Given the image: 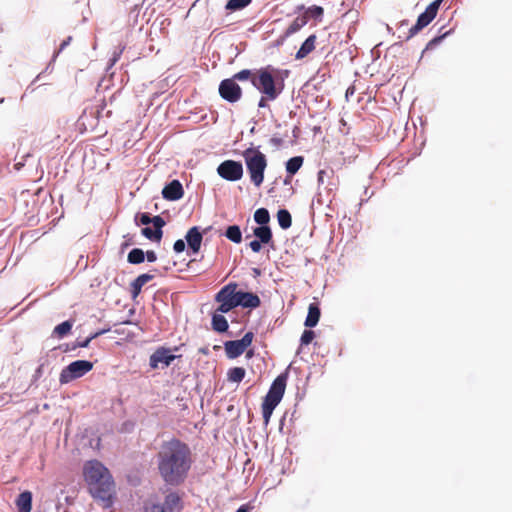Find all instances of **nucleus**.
Listing matches in <instances>:
<instances>
[{"label":"nucleus","instance_id":"f257e3e1","mask_svg":"<svg viewBox=\"0 0 512 512\" xmlns=\"http://www.w3.org/2000/svg\"><path fill=\"white\" fill-rule=\"evenodd\" d=\"M156 459L161 479L171 486L185 482L194 462L189 445L175 437L161 444Z\"/></svg>","mask_w":512,"mask_h":512},{"label":"nucleus","instance_id":"f03ea898","mask_svg":"<svg viewBox=\"0 0 512 512\" xmlns=\"http://www.w3.org/2000/svg\"><path fill=\"white\" fill-rule=\"evenodd\" d=\"M83 475L90 495L100 501L103 508L112 507L116 490L115 482L108 468L98 460H90L84 464Z\"/></svg>","mask_w":512,"mask_h":512},{"label":"nucleus","instance_id":"7ed1b4c3","mask_svg":"<svg viewBox=\"0 0 512 512\" xmlns=\"http://www.w3.org/2000/svg\"><path fill=\"white\" fill-rule=\"evenodd\" d=\"M288 75V70H279L268 65L255 71L251 83L262 95L276 100L284 90V80Z\"/></svg>","mask_w":512,"mask_h":512},{"label":"nucleus","instance_id":"20e7f679","mask_svg":"<svg viewBox=\"0 0 512 512\" xmlns=\"http://www.w3.org/2000/svg\"><path fill=\"white\" fill-rule=\"evenodd\" d=\"M288 373H281L271 384L268 393L266 394L262 403V415L264 423L267 425L270 421L271 415L277 405L280 403L286 389Z\"/></svg>","mask_w":512,"mask_h":512},{"label":"nucleus","instance_id":"39448f33","mask_svg":"<svg viewBox=\"0 0 512 512\" xmlns=\"http://www.w3.org/2000/svg\"><path fill=\"white\" fill-rule=\"evenodd\" d=\"M243 158L250 175L251 182L259 187L264 181V172L267 167L266 156L257 148H247L243 151Z\"/></svg>","mask_w":512,"mask_h":512},{"label":"nucleus","instance_id":"423d86ee","mask_svg":"<svg viewBox=\"0 0 512 512\" xmlns=\"http://www.w3.org/2000/svg\"><path fill=\"white\" fill-rule=\"evenodd\" d=\"M237 287V283L230 282L217 292L215 295V301L219 303L217 312L228 313L238 307L240 302L238 300L239 291H237Z\"/></svg>","mask_w":512,"mask_h":512},{"label":"nucleus","instance_id":"0eeeda50","mask_svg":"<svg viewBox=\"0 0 512 512\" xmlns=\"http://www.w3.org/2000/svg\"><path fill=\"white\" fill-rule=\"evenodd\" d=\"M93 369V363L87 360H76L62 369L59 375V382L67 384L78 379Z\"/></svg>","mask_w":512,"mask_h":512},{"label":"nucleus","instance_id":"6e6552de","mask_svg":"<svg viewBox=\"0 0 512 512\" xmlns=\"http://www.w3.org/2000/svg\"><path fill=\"white\" fill-rule=\"evenodd\" d=\"M442 1L443 0L433 1L427 6L425 11L418 16L416 24L410 28L409 33L406 36L407 40L415 36L418 32H420L434 20Z\"/></svg>","mask_w":512,"mask_h":512},{"label":"nucleus","instance_id":"1a4fd4ad","mask_svg":"<svg viewBox=\"0 0 512 512\" xmlns=\"http://www.w3.org/2000/svg\"><path fill=\"white\" fill-rule=\"evenodd\" d=\"M254 339L253 332H247L239 340H230L224 343L226 356L229 359H235L242 355L246 349L252 344Z\"/></svg>","mask_w":512,"mask_h":512},{"label":"nucleus","instance_id":"9d476101","mask_svg":"<svg viewBox=\"0 0 512 512\" xmlns=\"http://www.w3.org/2000/svg\"><path fill=\"white\" fill-rule=\"evenodd\" d=\"M220 177L227 181H238L243 176V166L234 160H225L217 168Z\"/></svg>","mask_w":512,"mask_h":512},{"label":"nucleus","instance_id":"9b49d317","mask_svg":"<svg viewBox=\"0 0 512 512\" xmlns=\"http://www.w3.org/2000/svg\"><path fill=\"white\" fill-rule=\"evenodd\" d=\"M219 94L224 100L235 103L241 99L242 89L233 78L224 79L219 85Z\"/></svg>","mask_w":512,"mask_h":512},{"label":"nucleus","instance_id":"f8f14e48","mask_svg":"<svg viewBox=\"0 0 512 512\" xmlns=\"http://www.w3.org/2000/svg\"><path fill=\"white\" fill-rule=\"evenodd\" d=\"M165 224L166 223L164 219L161 216L157 215L155 216V221L153 225L154 229H151L150 227H144L141 232L147 239L155 242H160L163 235L162 228L165 226Z\"/></svg>","mask_w":512,"mask_h":512},{"label":"nucleus","instance_id":"ddd939ff","mask_svg":"<svg viewBox=\"0 0 512 512\" xmlns=\"http://www.w3.org/2000/svg\"><path fill=\"white\" fill-rule=\"evenodd\" d=\"M184 190L179 180H173L162 190V196L169 201H176L183 197Z\"/></svg>","mask_w":512,"mask_h":512},{"label":"nucleus","instance_id":"4468645a","mask_svg":"<svg viewBox=\"0 0 512 512\" xmlns=\"http://www.w3.org/2000/svg\"><path fill=\"white\" fill-rule=\"evenodd\" d=\"M175 359V355L171 354L169 350L165 348L157 349L150 356V366L155 369L158 367L160 363L164 364V366H169L171 362Z\"/></svg>","mask_w":512,"mask_h":512},{"label":"nucleus","instance_id":"2eb2a0df","mask_svg":"<svg viewBox=\"0 0 512 512\" xmlns=\"http://www.w3.org/2000/svg\"><path fill=\"white\" fill-rule=\"evenodd\" d=\"M188 247L193 253H198L203 240L202 233L197 226L190 228L185 236Z\"/></svg>","mask_w":512,"mask_h":512},{"label":"nucleus","instance_id":"dca6fc26","mask_svg":"<svg viewBox=\"0 0 512 512\" xmlns=\"http://www.w3.org/2000/svg\"><path fill=\"white\" fill-rule=\"evenodd\" d=\"M238 300L240 303H238V306H242L244 308H257L261 304V300L258 297V295L251 293V292H243L239 291Z\"/></svg>","mask_w":512,"mask_h":512},{"label":"nucleus","instance_id":"f3484780","mask_svg":"<svg viewBox=\"0 0 512 512\" xmlns=\"http://www.w3.org/2000/svg\"><path fill=\"white\" fill-rule=\"evenodd\" d=\"M317 36L315 34L310 35L301 45L299 50L296 52L295 59L301 60L307 57L311 52L315 50Z\"/></svg>","mask_w":512,"mask_h":512},{"label":"nucleus","instance_id":"a211bd4d","mask_svg":"<svg viewBox=\"0 0 512 512\" xmlns=\"http://www.w3.org/2000/svg\"><path fill=\"white\" fill-rule=\"evenodd\" d=\"M154 278V275L144 273L139 275L131 284H130V290H131V296L133 299L138 297V295L141 293L142 287L151 281Z\"/></svg>","mask_w":512,"mask_h":512},{"label":"nucleus","instance_id":"6ab92c4d","mask_svg":"<svg viewBox=\"0 0 512 512\" xmlns=\"http://www.w3.org/2000/svg\"><path fill=\"white\" fill-rule=\"evenodd\" d=\"M16 507L18 512H31L32 509V493L24 491L20 493L16 499Z\"/></svg>","mask_w":512,"mask_h":512},{"label":"nucleus","instance_id":"aec40b11","mask_svg":"<svg viewBox=\"0 0 512 512\" xmlns=\"http://www.w3.org/2000/svg\"><path fill=\"white\" fill-rule=\"evenodd\" d=\"M299 10L304 9L303 15L306 17V20L309 21V19H314L318 22H321L324 16V9L321 6L318 5H312L305 9L304 5H301L298 7Z\"/></svg>","mask_w":512,"mask_h":512},{"label":"nucleus","instance_id":"412c9836","mask_svg":"<svg viewBox=\"0 0 512 512\" xmlns=\"http://www.w3.org/2000/svg\"><path fill=\"white\" fill-rule=\"evenodd\" d=\"M320 315L321 312L318 305L315 303H311L308 308V314L305 319L304 325L309 328L315 327L319 322Z\"/></svg>","mask_w":512,"mask_h":512},{"label":"nucleus","instance_id":"4be33fe9","mask_svg":"<svg viewBox=\"0 0 512 512\" xmlns=\"http://www.w3.org/2000/svg\"><path fill=\"white\" fill-rule=\"evenodd\" d=\"M222 314L216 311L212 316V328L219 333L226 332L229 327L226 318Z\"/></svg>","mask_w":512,"mask_h":512},{"label":"nucleus","instance_id":"5701e85b","mask_svg":"<svg viewBox=\"0 0 512 512\" xmlns=\"http://www.w3.org/2000/svg\"><path fill=\"white\" fill-rule=\"evenodd\" d=\"M255 237L263 244H268L272 241V231L269 226L261 225L253 230Z\"/></svg>","mask_w":512,"mask_h":512},{"label":"nucleus","instance_id":"b1692460","mask_svg":"<svg viewBox=\"0 0 512 512\" xmlns=\"http://www.w3.org/2000/svg\"><path fill=\"white\" fill-rule=\"evenodd\" d=\"M308 21L306 20V17L302 14L301 16L296 17L290 25L287 27L285 31V36L289 37L296 32H298L301 28H303Z\"/></svg>","mask_w":512,"mask_h":512},{"label":"nucleus","instance_id":"393cba45","mask_svg":"<svg viewBox=\"0 0 512 512\" xmlns=\"http://www.w3.org/2000/svg\"><path fill=\"white\" fill-rule=\"evenodd\" d=\"M277 220L282 229H288L292 225V217L288 210L280 209L277 212Z\"/></svg>","mask_w":512,"mask_h":512},{"label":"nucleus","instance_id":"a878e982","mask_svg":"<svg viewBox=\"0 0 512 512\" xmlns=\"http://www.w3.org/2000/svg\"><path fill=\"white\" fill-rule=\"evenodd\" d=\"M245 375H246V371L244 368L234 367V368L229 369V371L227 373V379L230 382L239 383L244 379Z\"/></svg>","mask_w":512,"mask_h":512},{"label":"nucleus","instance_id":"bb28decb","mask_svg":"<svg viewBox=\"0 0 512 512\" xmlns=\"http://www.w3.org/2000/svg\"><path fill=\"white\" fill-rule=\"evenodd\" d=\"M303 164V157L295 156L290 158L286 163V170L289 174L294 175L298 172Z\"/></svg>","mask_w":512,"mask_h":512},{"label":"nucleus","instance_id":"cd10ccee","mask_svg":"<svg viewBox=\"0 0 512 512\" xmlns=\"http://www.w3.org/2000/svg\"><path fill=\"white\" fill-rule=\"evenodd\" d=\"M225 236L234 243H240L242 241V233L237 225H231L227 228Z\"/></svg>","mask_w":512,"mask_h":512},{"label":"nucleus","instance_id":"c85d7f7f","mask_svg":"<svg viewBox=\"0 0 512 512\" xmlns=\"http://www.w3.org/2000/svg\"><path fill=\"white\" fill-rule=\"evenodd\" d=\"M72 327H73L72 321H69V320L64 321L54 328L53 334L59 338H62L71 332Z\"/></svg>","mask_w":512,"mask_h":512},{"label":"nucleus","instance_id":"c756f323","mask_svg":"<svg viewBox=\"0 0 512 512\" xmlns=\"http://www.w3.org/2000/svg\"><path fill=\"white\" fill-rule=\"evenodd\" d=\"M145 259V252L140 248L132 249L127 256V260L131 264H140Z\"/></svg>","mask_w":512,"mask_h":512},{"label":"nucleus","instance_id":"7c9ffc66","mask_svg":"<svg viewBox=\"0 0 512 512\" xmlns=\"http://www.w3.org/2000/svg\"><path fill=\"white\" fill-rule=\"evenodd\" d=\"M254 220L259 225H267L270 221V214L266 208H259L254 213Z\"/></svg>","mask_w":512,"mask_h":512},{"label":"nucleus","instance_id":"2f4dec72","mask_svg":"<svg viewBox=\"0 0 512 512\" xmlns=\"http://www.w3.org/2000/svg\"><path fill=\"white\" fill-rule=\"evenodd\" d=\"M102 333H103V331L96 332L83 341H76L71 347H69V345H67V347L64 351L67 352L70 350H75L76 348H86L89 346V343L91 342V340L97 338Z\"/></svg>","mask_w":512,"mask_h":512},{"label":"nucleus","instance_id":"473e14b6","mask_svg":"<svg viewBox=\"0 0 512 512\" xmlns=\"http://www.w3.org/2000/svg\"><path fill=\"white\" fill-rule=\"evenodd\" d=\"M252 0H229L225 8L229 11H237L247 7Z\"/></svg>","mask_w":512,"mask_h":512},{"label":"nucleus","instance_id":"72a5a7b5","mask_svg":"<svg viewBox=\"0 0 512 512\" xmlns=\"http://www.w3.org/2000/svg\"><path fill=\"white\" fill-rule=\"evenodd\" d=\"M254 75H255V72H252L249 69H243V70L235 73L232 78L235 81H237V80L238 81H245V80H248V79L251 80Z\"/></svg>","mask_w":512,"mask_h":512},{"label":"nucleus","instance_id":"f704fd0d","mask_svg":"<svg viewBox=\"0 0 512 512\" xmlns=\"http://www.w3.org/2000/svg\"><path fill=\"white\" fill-rule=\"evenodd\" d=\"M180 502V498L176 493H170L165 497V505L171 509L177 506Z\"/></svg>","mask_w":512,"mask_h":512},{"label":"nucleus","instance_id":"c9c22d12","mask_svg":"<svg viewBox=\"0 0 512 512\" xmlns=\"http://www.w3.org/2000/svg\"><path fill=\"white\" fill-rule=\"evenodd\" d=\"M315 338V333L312 330H304L301 336V345H309Z\"/></svg>","mask_w":512,"mask_h":512},{"label":"nucleus","instance_id":"e433bc0d","mask_svg":"<svg viewBox=\"0 0 512 512\" xmlns=\"http://www.w3.org/2000/svg\"><path fill=\"white\" fill-rule=\"evenodd\" d=\"M124 49H125V47H124V46H122V47H120L118 50H115V51L113 52V56H112V58L109 60V67L114 66V65L119 61V59H120V57H121V55H122V53H123Z\"/></svg>","mask_w":512,"mask_h":512},{"label":"nucleus","instance_id":"4c0bfd02","mask_svg":"<svg viewBox=\"0 0 512 512\" xmlns=\"http://www.w3.org/2000/svg\"><path fill=\"white\" fill-rule=\"evenodd\" d=\"M154 221H155V216L151 218L148 213H142L139 216V222L142 225H148L150 223H152L154 225Z\"/></svg>","mask_w":512,"mask_h":512},{"label":"nucleus","instance_id":"58836bf2","mask_svg":"<svg viewBox=\"0 0 512 512\" xmlns=\"http://www.w3.org/2000/svg\"><path fill=\"white\" fill-rule=\"evenodd\" d=\"M144 512H166L161 504H152L145 507Z\"/></svg>","mask_w":512,"mask_h":512},{"label":"nucleus","instance_id":"ea45409f","mask_svg":"<svg viewBox=\"0 0 512 512\" xmlns=\"http://www.w3.org/2000/svg\"><path fill=\"white\" fill-rule=\"evenodd\" d=\"M173 249L176 253H181L185 250V242L182 239L175 241Z\"/></svg>","mask_w":512,"mask_h":512},{"label":"nucleus","instance_id":"a19ab883","mask_svg":"<svg viewBox=\"0 0 512 512\" xmlns=\"http://www.w3.org/2000/svg\"><path fill=\"white\" fill-rule=\"evenodd\" d=\"M261 244H263L261 241H259L258 239H255L249 243V247L251 248V250L253 252L258 253L261 250Z\"/></svg>","mask_w":512,"mask_h":512},{"label":"nucleus","instance_id":"79ce46f5","mask_svg":"<svg viewBox=\"0 0 512 512\" xmlns=\"http://www.w3.org/2000/svg\"><path fill=\"white\" fill-rule=\"evenodd\" d=\"M268 101H271L267 95H262V97L260 98L259 102H258V107L259 108H266L268 107Z\"/></svg>","mask_w":512,"mask_h":512},{"label":"nucleus","instance_id":"37998d69","mask_svg":"<svg viewBox=\"0 0 512 512\" xmlns=\"http://www.w3.org/2000/svg\"><path fill=\"white\" fill-rule=\"evenodd\" d=\"M71 40H72L71 36H68L65 40H63L62 43L60 44L57 54L62 52L70 44Z\"/></svg>","mask_w":512,"mask_h":512},{"label":"nucleus","instance_id":"c03bdc74","mask_svg":"<svg viewBox=\"0 0 512 512\" xmlns=\"http://www.w3.org/2000/svg\"><path fill=\"white\" fill-rule=\"evenodd\" d=\"M145 257L149 262H155L157 260V255L153 250H148L145 252Z\"/></svg>","mask_w":512,"mask_h":512},{"label":"nucleus","instance_id":"a18cd8bd","mask_svg":"<svg viewBox=\"0 0 512 512\" xmlns=\"http://www.w3.org/2000/svg\"><path fill=\"white\" fill-rule=\"evenodd\" d=\"M326 175V171L325 170H320L318 172V183L319 184H323L324 183V176Z\"/></svg>","mask_w":512,"mask_h":512},{"label":"nucleus","instance_id":"49530a36","mask_svg":"<svg viewBox=\"0 0 512 512\" xmlns=\"http://www.w3.org/2000/svg\"><path fill=\"white\" fill-rule=\"evenodd\" d=\"M448 34V32L444 33L443 35L441 36H437L435 37L434 39L431 40V44H436V43H439L446 35Z\"/></svg>","mask_w":512,"mask_h":512},{"label":"nucleus","instance_id":"de8ad7c7","mask_svg":"<svg viewBox=\"0 0 512 512\" xmlns=\"http://www.w3.org/2000/svg\"><path fill=\"white\" fill-rule=\"evenodd\" d=\"M237 512H248V509L246 506L243 505L237 510Z\"/></svg>","mask_w":512,"mask_h":512},{"label":"nucleus","instance_id":"09e8293b","mask_svg":"<svg viewBox=\"0 0 512 512\" xmlns=\"http://www.w3.org/2000/svg\"><path fill=\"white\" fill-rule=\"evenodd\" d=\"M253 355H254V350H249V351H247V353H246V357H247V358H251Z\"/></svg>","mask_w":512,"mask_h":512},{"label":"nucleus","instance_id":"8fccbe9b","mask_svg":"<svg viewBox=\"0 0 512 512\" xmlns=\"http://www.w3.org/2000/svg\"><path fill=\"white\" fill-rule=\"evenodd\" d=\"M22 166H23V164H22V163H16V164L14 165V167H15V169H16V170H20V168H21Z\"/></svg>","mask_w":512,"mask_h":512}]
</instances>
